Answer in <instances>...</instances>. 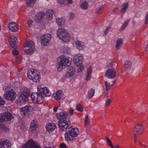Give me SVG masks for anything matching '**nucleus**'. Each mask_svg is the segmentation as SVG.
<instances>
[{"instance_id": "nucleus-16", "label": "nucleus", "mask_w": 148, "mask_h": 148, "mask_svg": "<svg viewBox=\"0 0 148 148\" xmlns=\"http://www.w3.org/2000/svg\"><path fill=\"white\" fill-rule=\"evenodd\" d=\"M41 44L42 45H46L51 39V35L49 34H46L41 37Z\"/></svg>"}, {"instance_id": "nucleus-21", "label": "nucleus", "mask_w": 148, "mask_h": 148, "mask_svg": "<svg viewBox=\"0 0 148 148\" xmlns=\"http://www.w3.org/2000/svg\"><path fill=\"white\" fill-rule=\"evenodd\" d=\"M37 90L39 92H49V89L44 85L38 86L37 87Z\"/></svg>"}, {"instance_id": "nucleus-39", "label": "nucleus", "mask_w": 148, "mask_h": 148, "mask_svg": "<svg viewBox=\"0 0 148 148\" xmlns=\"http://www.w3.org/2000/svg\"><path fill=\"white\" fill-rule=\"evenodd\" d=\"M129 22V20H127L124 22L121 28V31L123 30L128 25Z\"/></svg>"}, {"instance_id": "nucleus-11", "label": "nucleus", "mask_w": 148, "mask_h": 148, "mask_svg": "<svg viewBox=\"0 0 148 148\" xmlns=\"http://www.w3.org/2000/svg\"><path fill=\"white\" fill-rule=\"evenodd\" d=\"M70 125V122L69 119H67L64 120L58 121L59 128L63 131H65L68 127Z\"/></svg>"}, {"instance_id": "nucleus-40", "label": "nucleus", "mask_w": 148, "mask_h": 148, "mask_svg": "<svg viewBox=\"0 0 148 148\" xmlns=\"http://www.w3.org/2000/svg\"><path fill=\"white\" fill-rule=\"evenodd\" d=\"M90 123V121L88 116H86L84 120V126L86 127Z\"/></svg>"}, {"instance_id": "nucleus-54", "label": "nucleus", "mask_w": 148, "mask_h": 148, "mask_svg": "<svg viewBox=\"0 0 148 148\" xmlns=\"http://www.w3.org/2000/svg\"><path fill=\"white\" fill-rule=\"evenodd\" d=\"M138 143L139 145L141 147H147L146 145L143 144L142 143V142L140 140L138 141Z\"/></svg>"}, {"instance_id": "nucleus-53", "label": "nucleus", "mask_w": 148, "mask_h": 148, "mask_svg": "<svg viewBox=\"0 0 148 148\" xmlns=\"http://www.w3.org/2000/svg\"><path fill=\"white\" fill-rule=\"evenodd\" d=\"M145 23L146 24H148V12H147L145 17Z\"/></svg>"}, {"instance_id": "nucleus-52", "label": "nucleus", "mask_w": 148, "mask_h": 148, "mask_svg": "<svg viewBox=\"0 0 148 148\" xmlns=\"http://www.w3.org/2000/svg\"><path fill=\"white\" fill-rule=\"evenodd\" d=\"M94 95V93H88L87 95V98L90 99L92 98Z\"/></svg>"}, {"instance_id": "nucleus-3", "label": "nucleus", "mask_w": 148, "mask_h": 148, "mask_svg": "<svg viewBox=\"0 0 148 148\" xmlns=\"http://www.w3.org/2000/svg\"><path fill=\"white\" fill-rule=\"evenodd\" d=\"M79 134L78 128L76 127L73 126L69 128L68 131L65 134V140L66 141L73 140Z\"/></svg>"}, {"instance_id": "nucleus-10", "label": "nucleus", "mask_w": 148, "mask_h": 148, "mask_svg": "<svg viewBox=\"0 0 148 148\" xmlns=\"http://www.w3.org/2000/svg\"><path fill=\"white\" fill-rule=\"evenodd\" d=\"M145 130L144 125L141 123H138L136 124L134 127L133 132L134 134L136 135H141L143 134Z\"/></svg>"}, {"instance_id": "nucleus-27", "label": "nucleus", "mask_w": 148, "mask_h": 148, "mask_svg": "<svg viewBox=\"0 0 148 148\" xmlns=\"http://www.w3.org/2000/svg\"><path fill=\"white\" fill-rule=\"evenodd\" d=\"M92 72V69L91 67L88 68L87 70V74L86 78V80L88 81L89 80L91 77V74Z\"/></svg>"}, {"instance_id": "nucleus-63", "label": "nucleus", "mask_w": 148, "mask_h": 148, "mask_svg": "<svg viewBox=\"0 0 148 148\" xmlns=\"http://www.w3.org/2000/svg\"><path fill=\"white\" fill-rule=\"evenodd\" d=\"M67 2L68 3L71 4L72 3V0H67Z\"/></svg>"}, {"instance_id": "nucleus-36", "label": "nucleus", "mask_w": 148, "mask_h": 148, "mask_svg": "<svg viewBox=\"0 0 148 148\" xmlns=\"http://www.w3.org/2000/svg\"><path fill=\"white\" fill-rule=\"evenodd\" d=\"M62 52L68 54L70 52L69 49V47L66 46H63L61 49Z\"/></svg>"}, {"instance_id": "nucleus-49", "label": "nucleus", "mask_w": 148, "mask_h": 148, "mask_svg": "<svg viewBox=\"0 0 148 148\" xmlns=\"http://www.w3.org/2000/svg\"><path fill=\"white\" fill-rule=\"evenodd\" d=\"M37 128L36 127H33L32 126H30L29 130L31 132L34 133L36 131Z\"/></svg>"}, {"instance_id": "nucleus-62", "label": "nucleus", "mask_w": 148, "mask_h": 148, "mask_svg": "<svg viewBox=\"0 0 148 148\" xmlns=\"http://www.w3.org/2000/svg\"><path fill=\"white\" fill-rule=\"evenodd\" d=\"M113 148H121L119 145H114V147Z\"/></svg>"}, {"instance_id": "nucleus-5", "label": "nucleus", "mask_w": 148, "mask_h": 148, "mask_svg": "<svg viewBox=\"0 0 148 148\" xmlns=\"http://www.w3.org/2000/svg\"><path fill=\"white\" fill-rule=\"evenodd\" d=\"M57 34L58 37L64 42H68L71 39L69 33L64 28H59L57 31Z\"/></svg>"}, {"instance_id": "nucleus-64", "label": "nucleus", "mask_w": 148, "mask_h": 148, "mask_svg": "<svg viewBox=\"0 0 148 148\" xmlns=\"http://www.w3.org/2000/svg\"><path fill=\"white\" fill-rule=\"evenodd\" d=\"M145 50L146 51H148V44L146 46Z\"/></svg>"}, {"instance_id": "nucleus-15", "label": "nucleus", "mask_w": 148, "mask_h": 148, "mask_svg": "<svg viewBox=\"0 0 148 148\" xmlns=\"http://www.w3.org/2000/svg\"><path fill=\"white\" fill-rule=\"evenodd\" d=\"M8 40L12 48H17V47L16 44L17 41V38L14 36H11L9 38Z\"/></svg>"}, {"instance_id": "nucleus-31", "label": "nucleus", "mask_w": 148, "mask_h": 148, "mask_svg": "<svg viewBox=\"0 0 148 148\" xmlns=\"http://www.w3.org/2000/svg\"><path fill=\"white\" fill-rule=\"evenodd\" d=\"M54 13V11L52 10H49L47 11L46 15L47 18H52Z\"/></svg>"}, {"instance_id": "nucleus-58", "label": "nucleus", "mask_w": 148, "mask_h": 148, "mask_svg": "<svg viewBox=\"0 0 148 148\" xmlns=\"http://www.w3.org/2000/svg\"><path fill=\"white\" fill-rule=\"evenodd\" d=\"M69 111L70 114L71 115H72L73 114V113L74 112V110L72 108H70L69 109Z\"/></svg>"}, {"instance_id": "nucleus-41", "label": "nucleus", "mask_w": 148, "mask_h": 148, "mask_svg": "<svg viewBox=\"0 0 148 148\" xmlns=\"http://www.w3.org/2000/svg\"><path fill=\"white\" fill-rule=\"evenodd\" d=\"M38 123L37 121L36 120H33L30 123V126L37 127L38 126Z\"/></svg>"}, {"instance_id": "nucleus-22", "label": "nucleus", "mask_w": 148, "mask_h": 148, "mask_svg": "<svg viewBox=\"0 0 148 148\" xmlns=\"http://www.w3.org/2000/svg\"><path fill=\"white\" fill-rule=\"evenodd\" d=\"M56 127V125L54 123H49L46 124V128L48 131L50 132L53 130Z\"/></svg>"}, {"instance_id": "nucleus-35", "label": "nucleus", "mask_w": 148, "mask_h": 148, "mask_svg": "<svg viewBox=\"0 0 148 148\" xmlns=\"http://www.w3.org/2000/svg\"><path fill=\"white\" fill-rule=\"evenodd\" d=\"M19 90L20 92H29V91L28 88L22 86L19 88Z\"/></svg>"}, {"instance_id": "nucleus-26", "label": "nucleus", "mask_w": 148, "mask_h": 148, "mask_svg": "<svg viewBox=\"0 0 148 148\" xmlns=\"http://www.w3.org/2000/svg\"><path fill=\"white\" fill-rule=\"evenodd\" d=\"M77 48L79 50H81L85 48L84 44L80 41H77L75 43Z\"/></svg>"}, {"instance_id": "nucleus-18", "label": "nucleus", "mask_w": 148, "mask_h": 148, "mask_svg": "<svg viewBox=\"0 0 148 148\" xmlns=\"http://www.w3.org/2000/svg\"><path fill=\"white\" fill-rule=\"evenodd\" d=\"M58 120V121L64 120L67 119H69L67 117V115L66 113L63 111L61 112L58 113L56 114Z\"/></svg>"}, {"instance_id": "nucleus-33", "label": "nucleus", "mask_w": 148, "mask_h": 148, "mask_svg": "<svg viewBox=\"0 0 148 148\" xmlns=\"http://www.w3.org/2000/svg\"><path fill=\"white\" fill-rule=\"evenodd\" d=\"M131 65V62L129 60H126L125 62L124 66L126 69L130 68Z\"/></svg>"}, {"instance_id": "nucleus-50", "label": "nucleus", "mask_w": 148, "mask_h": 148, "mask_svg": "<svg viewBox=\"0 0 148 148\" xmlns=\"http://www.w3.org/2000/svg\"><path fill=\"white\" fill-rule=\"evenodd\" d=\"M58 1L60 4L65 5L66 3L67 0H58Z\"/></svg>"}, {"instance_id": "nucleus-24", "label": "nucleus", "mask_w": 148, "mask_h": 148, "mask_svg": "<svg viewBox=\"0 0 148 148\" xmlns=\"http://www.w3.org/2000/svg\"><path fill=\"white\" fill-rule=\"evenodd\" d=\"M11 145V143L9 140L3 139L2 148H9Z\"/></svg>"}, {"instance_id": "nucleus-32", "label": "nucleus", "mask_w": 148, "mask_h": 148, "mask_svg": "<svg viewBox=\"0 0 148 148\" xmlns=\"http://www.w3.org/2000/svg\"><path fill=\"white\" fill-rule=\"evenodd\" d=\"M36 0H25V2L28 7L33 5Z\"/></svg>"}, {"instance_id": "nucleus-7", "label": "nucleus", "mask_w": 148, "mask_h": 148, "mask_svg": "<svg viewBox=\"0 0 148 148\" xmlns=\"http://www.w3.org/2000/svg\"><path fill=\"white\" fill-rule=\"evenodd\" d=\"M30 99L29 93H21L18 98L17 103L18 105L22 106L25 104L28 100Z\"/></svg>"}, {"instance_id": "nucleus-25", "label": "nucleus", "mask_w": 148, "mask_h": 148, "mask_svg": "<svg viewBox=\"0 0 148 148\" xmlns=\"http://www.w3.org/2000/svg\"><path fill=\"white\" fill-rule=\"evenodd\" d=\"M45 12L43 11H40L37 14V19L38 22H40L42 20V18L45 16Z\"/></svg>"}, {"instance_id": "nucleus-17", "label": "nucleus", "mask_w": 148, "mask_h": 148, "mask_svg": "<svg viewBox=\"0 0 148 148\" xmlns=\"http://www.w3.org/2000/svg\"><path fill=\"white\" fill-rule=\"evenodd\" d=\"M17 96L16 93H5L3 95L6 100L11 101L14 100Z\"/></svg>"}, {"instance_id": "nucleus-48", "label": "nucleus", "mask_w": 148, "mask_h": 148, "mask_svg": "<svg viewBox=\"0 0 148 148\" xmlns=\"http://www.w3.org/2000/svg\"><path fill=\"white\" fill-rule=\"evenodd\" d=\"M105 86L106 87V90L108 91L110 89V83L108 81L105 82Z\"/></svg>"}, {"instance_id": "nucleus-46", "label": "nucleus", "mask_w": 148, "mask_h": 148, "mask_svg": "<svg viewBox=\"0 0 148 148\" xmlns=\"http://www.w3.org/2000/svg\"><path fill=\"white\" fill-rule=\"evenodd\" d=\"M22 60V58L21 57H17L15 59V61L17 64L20 63Z\"/></svg>"}, {"instance_id": "nucleus-43", "label": "nucleus", "mask_w": 148, "mask_h": 148, "mask_svg": "<svg viewBox=\"0 0 148 148\" xmlns=\"http://www.w3.org/2000/svg\"><path fill=\"white\" fill-rule=\"evenodd\" d=\"M111 99H107L105 102V107H108L111 104Z\"/></svg>"}, {"instance_id": "nucleus-9", "label": "nucleus", "mask_w": 148, "mask_h": 148, "mask_svg": "<svg viewBox=\"0 0 148 148\" xmlns=\"http://www.w3.org/2000/svg\"><path fill=\"white\" fill-rule=\"evenodd\" d=\"M33 110L34 108L30 105L22 107L19 110L20 113L23 116H29Z\"/></svg>"}, {"instance_id": "nucleus-37", "label": "nucleus", "mask_w": 148, "mask_h": 148, "mask_svg": "<svg viewBox=\"0 0 148 148\" xmlns=\"http://www.w3.org/2000/svg\"><path fill=\"white\" fill-rule=\"evenodd\" d=\"M105 7V6L104 5H103L100 7L98 9L96 10L95 11V13L97 14H99L101 13L103 10L104 9Z\"/></svg>"}, {"instance_id": "nucleus-13", "label": "nucleus", "mask_w": 148, "mask_h": 148, "mask_svg": "<svg viewBox=\"0 0 148 148\" xmlns=\"http://www.w3.org/2000/svg\"><path fill=\"white\" fill-rule=\"evenodd\" d=\"M116 73L114 69H108L106 71L105 76L109 78H113L116 75Z\"/></svg>"}, {"instance_id": "nucleus-44", "label": "nucleus", "mask_w": 148, "mask_h": 148, "mask_svg": "<svg viewBox=\"0 0 148 148\" xmlns=\"http://www.w3.org/2000/svg\"><path fill=\"white\" fill-rule=\"evenodd\" d=\"M12 51V53L14 55L17 56L19 54V52L18 50L16 49V48H14Z\"/></svg>"}, {"instance_id": "nucleus-23", "label": "nucleus", "mask_w": 148, "mask_h": 148, "mask_svg": "<svg viewBox=\"0 0 148 148\" xmlns=\"http://www.w3.org/2000/svg\"><path fill=\"white\" fill-rule=\"evenodd\" d=\"M3 90L5 92H15L14 88L10 85H8L7 87H4Z\"/></svg>"}, {"instance_id": "nucleus-28", "label": "nucleus", "mask_w": 148, "mask_h": 148, "mask_svg": "<svg viewBox=\"0 0 148 148\" xmlns=\"http://www.w3.org/2000/svg\"><path fill=\"white\" fill-rule=\"evenodd\" d=\"M128 7V4L127 3H124L121 6V12L123 14L127 10Z\"/></svg>"}, {"instance_id": "nucleus-19", "label": "nucleus", "mask_w": 148, "mask_h": 148, "mask_svg": "<svg viewBox=\"0 0 148 148\" xmlns=\"http://www.w3.org/2000/svg\"><path fill=\"white\" fill-rule=\"evenodd\" d=\"M8 27L11 31L15 32L17 31L18 29L19 25L16 23L12 22L9 24Z\"/></svg>"}, {"instance_id": "nucleus-38", "label": "nucleus", "mask_w": 148, "mask_h": 148, "mask_svg": "<svg viewBox=\"0 0 148 148\" xmlns=\"http://www.w3.org/2000/svg\"><path fill=\"white\" fill-rule=\"evenodd\" d=\"M81 7L83 9L86 10L87 9L88 7V3L86 1L83 2L81 3Z\"/></svg>"}, {"instance_id": "nucleus-34", "label": "nucleus", "mask_w": 148, "mask_h": 148, "mask_svg": "<svg viewBox=\"0 0 148 148\" xmlns=\"http://www.w3.org/2000/svg\"><path fill=\"white\" fill-rule=\"evenodd\" d=\"M62 93H53V96L56 100H59L61 99Z\"/></svg>"}, {"instance_id": "nucleus-57", "label": "nucleus", "mask_w": 148, "mask_h": 148, "mask_svg": "<svg viewBox=\"0 0 148 148\" xmlns=\"http://www.w3.org/2000/svg\"><path fill=\"white\" fill-rule=\"evenodd\" d=\"M111 27L109 26L107 27L104 33L105 35H106L108 32V30Z\"/></svg>"}, {"instance_id": "nucleus-45", "label": "nucleus", "mask_w": 148, "mask_h": 148, "mask_svg": "<svg viewBox=\"0 0 148 148\" xmlns=\"http://www.w3.org/2000/svg\"><path fill=\"white\" fill-rule=\"evenodd\" d=\"M5 101L3 98L0 96V107L2 105H4L5 104Z\"/></svg>"}, {"instance_id": "nucleus-56", "label": "nucleus", "mask_w": 148, "mask_h": 148, "mask_svg": "<svg viewBox=\"0 0 148 148\" xmlns=\"http://www.w3.org/2000/svg\"><path fill=\"white\" fill-rule=\"evenodd\" d=\"M60 148H67V146L64 143H62L60 146Z\"/></svg>"}, {"instance_id": "nucleus-12", "label": "nucleus", "mask_w": 148, "mask_h": 148, "mask_svg": "<svg viewBox=\"0 0 148 148\" xmlns=\"http://www.w3.org/2000/svg\"><path fill=\"white\" fill-rule=\"evenodd\" d=\"M22 148H40L38 143H35L32 140H30L26 144L22 146Z\"/></svg>"}, {"instance_id": "nucleus-2", "label": "nucleus", "mask_w": 148, "mask_h": 148, "mask_svg": "<svg viewBox=\"0 0 148 148\" xmlns=\"http://www.w3.org/2000/svg\"><path fill=\"white\" fill-rule=\"evenodd\" d=\"M51 93H32L30 95L31 99L33 102L38 104L42 103L44 101V98L49 96Z\"/></svg>"}, {"instance_id": "nucleus-47", "label": "nucleus", "mask_w": 148, "mask_h": 148, "mask_svg": "<svg viewBox=\"0 0 148 148\" xmlns=\"http://www.w3.org/2000/svg\"><path fill=\"white\" fill-rule=\"evenodd\" d=\"M106 142L108 145L111 148H113L114 146H113L112 144V143L111 140L108 138H107L106 139Z\"/></svg>"}, {"instance_id": "nucleus-55", "label": "nucleus", "mask_w": 148, "mask_h": 148, "mask_svg": "<svg viewBox=\"0 0 148 148\" xmlns=\"http://www.w3.org/2000/svg\"><path fill=\"white\" fill-rule=\"evenodd\" d=\"M33 23V21L31 19H29L27 21V24L30 27Z\"/></svg>"}, {"instance_id": "nucleus-61", "label": "nucleus", "mask_w": 148, "mask_h": 148, "mask_svg": "<svg viewBox=\"0 0 148 148\" xmlns=\"http://www.w3.org/2000/svg\"><path fill=\"white\" fill-rule=\"evenodd\" d=\"M58 108V107H55L53 108V111L54 112H57V110Z\"/></svg>"}, {"instance_id": "nucleus-29", "label": "nucleus", "mask_w": 148, "mask_h": 148, "mask_svg": "<svg viewBox=\"0 0 148 148\" xmlns=\"http://www.w3.org/2000/svg\"><path fill=\"white\" fill-rule=\"evenodd\" d=\"M56 22L58 25L62 26L64 25L65 20L63 19L58 18L56 20Z\"/></svg>"}, {"instance_id": "nucleus-60", "label": "nucleus", "mask_w": 148, "mask_h": 148, "mask_svg": "<svg viewBox=\"0 0 148 148\" xmlns=\"http://www.w3.org/2000/svg\"><path fill=\"white\" fill-rule=\"evenodd\" d=\"M3 144V139L0 140V147L2 148Z\"/></svg>"}, {"instance_id": "nucleus-8", "label": "nucleus", "mask_w": 148, "mask_h": 148, "mask_svg": "<svg viewBox=\"0 0 148 148\" xmlns=\"http://www.w3.org/2000/svg\"><path fill=\"white\" fill-rule=\"evenodd\" d=\"M23 50L27 54H32L35 50V47L34 42L32 41H28L24 46Z\"/></svg>"}, {"instance_id": "nucleus-30", "label": "nucleus", "mask_w": 148, "mask_h": 148, "mask_svg": "<svg viewBox=\"0 0 148 148\" xmlns=\"http://www.w3.org/2000/svg\"><path fill=\"white\" fill-rule=\"evenodd\" d=\"M122 45V40L121 38H119L116 41V48L117 49H120Z\"/></svg>"}, {"instance_id": "nucleus-51", "label": "nucleus", "mask_w": 148, "mask_h": 148, "mask_svg": "<svg viewBox=\"0 0 148 148\" xmlns=\"http://www.w3.org/2000/svg\"><path fill=\"white\" fill-rule=\"evenodd\" d=\"M69 19L70 20H73L75 17V15L72 12H70L69 13Z\"/></svg>"}, {"instance_id": "nucleus-6", "label": "nucleus", "mask_w": 148, "mask_h": 148, "mask_svg": "<svg viewBox=\"0 0 148 148\" xmlns=\"http://www.w3.org/2000/svg\"><path fill=\"white\" fill-rule=\"evenodd\" d=\"M84 58L82 55L78 54L74 58V61L75 64L78 67V73L82 72L84 69V65L82 63Z\"/></svg>"}, {"instance_id": "nucleus-14", "label": "nucleus", "mask_w": 148, "mask_h": 148, "mask_svg": "<svg viewBox=\"0 0 148 148\" xmlns=\"http://www.w3.org/2000/svg\"><path fill=\"white\" fill-rule=\"evenodd\" d=\"M12 116L10 113L6 112L3 114H0V121H8L12 119Z\"/></svg>"}, {"instance_id": "nucleus-59", "label": "nucleus", "mask_w": 148, "mask_h": 148, "mask_svg": "<svg viewBox=\"0 0 148 148\" xmlns=\"http://www.w3.org/2000/svg\"><path fill=\"white\" fill-rule=\"evenodd\" d=\"M88 92H95V90L93 88H91L89 90Z\"/></svg>"}, {"instance_id": "nucleus-1", "label": "nucleus", "mask_w": 148, "mask_h": 148, "mask_svg": "<svg viewBox=\"0 0 148 148\" xmlns=\"http://www.w3.org/2000/svg\"><path fill=\"white\" fill-rule=\"evenodd\" d=\"M58 61L57 70L58 71H61L63 69L69 66L71 64V59L63 56H59L58 58Z\"/></svg>"}, {"instance_id": "nucleus-42", "label": "nucleus", "mask_w": 148, "mask_h": 148, "mask_svg": "<svg viewBox=\"0 0 148 148\" xmlns=\"http://www.w3.org/2000/svg\"><path fill=\"white\" fill-rule=\"evenodd\" d=\"M77 110L80 112H82L83 110V108L82 105L79 103L76 106Z\"/></svg>"}, {"instance_id": "nucleus-20", "label": "nucleus", "mask_w": 148, "mask_h": 148, "mask_svg": "<svg viewBox=\"0 0 148 148\" xmlns=\"http://www.w3.org/2000/svg\"><path fill=\"white\" fill-rule=\"evenodd\" d=\"M76 69L73 66H70L68 69L67 72L65 74L66 77H70L73 76L75 74Z\"/></svg>"}, {"instance_id": "nucleus-4", "label": "nucleus", "mask_w": 148, "mask_h": 148, "mask_svg": "<svg viewBox=\"0 0 148 148\" xmlns=\"http://www.w3.org/2000/svg\"><path fill=\"white\" fill-rule=\"evenodd\" d=\"M28 78L33 82L39 83L41 79L40 73L35 69L29 70L27 73Z\"/></svg>"}]
</instances>
